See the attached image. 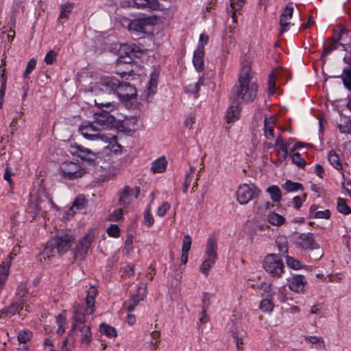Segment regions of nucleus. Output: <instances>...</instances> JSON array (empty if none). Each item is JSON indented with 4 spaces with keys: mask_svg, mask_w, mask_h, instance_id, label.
Returning a JSON list of instances; mask_svg holds the SVG:
<instances>
[{
    "mask_svg": "<svg viewBox=\"0 0 351 351\" xmlns=\"http://www.w3.org/2000/svg\"><path fill=\"white\" fill-rule=\"evenodd\" d=\"M250 71L249 66H243L238 78V82L232 87L231 90V97L241 102H252L257 95L258 86L256 82H252Z\"/></svg>",
    "mask_w": 351,
    "mask_h": 351,
    "instance_id": "obj_1",
    "label": "nucleus"
},
{
    "mask_svg": "<svg viewBox=\"0 0 351 351\" xmlns=\"http://www.w3.org/2000/svg\"><path fill=\"white\" fill-rule=\"evenodd\" d=\"M75 239V235L70 230L58 232L47 243L43 252V256L47 258L56 255L61 256L71 249Z\"/></svg>",
    "mask_w": 351,
    "mask_h": 351,
    "instance_id": "obj_2",
    "label": "nucleus"
},
{
    "mask_svg": "<svg viewBox=\"0 0 351 351\" xmlns=\"http://www.w3.org/2000/svg\"><path fill=\"white\" fill-rule=\"evenodd\" d=\"M69 152L71 155L80 158L87 162L88 165L95 167L96 169L98 167L102 168V165H99V163L103 161V159L99 153H95L90 149L77 143L71 144L69 146Z\"/></svg>",
    "mask_w": 351,
    "mask_h": 351,
    "instance_id": "obj_3",
    "label": "nucleus"
},
{
    "mask_svg": "<svg viewBox=\"0 0 351 351\" xmlns=\"http://www.w3.org/2000/svg\"><path fill=\"white\" fill-rule=\"evenodd\" d=\"M156 17L141 14L132 20H130L128 24V29L132 34H148L149 28L155 25Z\"/></svg>",
    "mask_w": 351,
    "mask_h": 351,
    "instance_id": "obj_4",
    "label": "nucleus"
},
{
    "mask_svg": "<svg viewBox=\"0 0 351 351\" xmlns=\"http://www.w3.org/2000/svg\"><path fill=\"white\" fill-rule=\"evenodd\" d=\"M263 267L266 272L274 278H280L284 273L283 261L276 254H267L264 258Z\"/></svg>",
    "mask_w": 351,
    "mask_h": 351,
    "instance_id": "obj_5",
    "label": "nucleus"
},
{
    "mask_svg": "<svg viewBox=\"0 0 351 351\" xmlns=\"http://www.w3.org/2000/svg\"><path fill=\"white\" fill-rule=\"evenodd\" d=\"M60 176L64 179L73 180L82 178L86 170L78 163L72 161H65L60 165Z\"/></svg>",
    "mask_w": 351,
    "mask_h": 351,
    "instance_id": "obj_6",
    "label": "nucleus"
},
{
    "mask_svg": "<svg viewBox=\"0 0 351 351\" xmlns=\"http://www.w3.org/2000/svg\"><path fill=\"white\" fill-rule=\"evenodd\" d=\"M261 191L254 184H242L237 191V200L241 204H245L257 197Z\"/></svg>",
    "mask_w": 351,
    "mask_h": 351,
    "instance_id": "obj_7",
    "label": "nucleus"
},
{
    "mask_svg": "<svg viewBox=\"0 0 351 351\" xmlns=\"http://www.w3.org/2000/svg\"><path fill=\"white\" fill-rule=\"evenodd\" d=\"M82 135L88 140L95 141L101 139L103 141H108V135L101 132V129L93 123H88L82 125L79 128Z\"/></svg>",
    "mask_w": 351,
    "mask_h": 351,
    "instance_id": "obj_8",
    "label": "nucleus"
},
{
    "mask_svg": "<svg viewBox=\"0 0 351 351\" xmlns=\"http://www.w3.org/2000/svg\"><path fill=\"white\" fill-rule=\"evenodd\" d=\"M94 123L101 130L104 129H112L117 125L115 117L109 111L101 110L93 114Z\"/></svg>",
    "mask_w": 351,
    "mask_h": 351,
    "instance_id": "obj_9",
    "label": "nucleus"
},
{
    "mask_svg": "<svg viewBox=\"0 0 351 351\" xmlns=\"http://www.w3.org/2000/svg\"><path fill=\"white\" fill-rule=\"evenodd\" d=\"M94 239L95 236L93 233L90 232L79 241L78 243L73 249V256L75 259H84Z\"/></svg>",
    "mask_w": 351,
    "mask_h": 351,
    "instance_id": "obj_10",
    "label": "nucleus"
},
{
    "mask_svg": "<svg viewBox=\"0 0 351 351\" xmlns=\"http://www.w3.org/2000/svg\"><path fill=\"white\" fill-rule=\"evenodd\" d=\"M120 80L114 77H106L102 78L98 83V89L96 92L106 93L109 96L118 95V88L120 84Z\"/></svg>",
    "mask_w": 351,
    "mask_h": 351,
    "instance_id": "obj_11",
    "label": "nucleus"
},
{
    "mask_svg": "<svg viewBox=\"0 0 351 351\" xmlns=\"http://www.w3.org/2000/svg\"><path fill=\"white\" fill-rule=\"evenodd\" d=\"M296 245L303 250H313L319 248V244L315 241L312 233H302L298 237Z\"/></svg>",
    "mask_w": 351,
    "mask_h": 351,
    "instance_id": "obj_12",
    "label": "nucleus"
},
{
    "mask_svg": "<svg viewBox=\"0 0 351 351\" xmlns=\"http://www.w3.org/2000/svg\"><path fill=\"white\" fill-rule=\"evenodd\" d=\"M146 294L147 285L143 283L139 284L137 287V293L135 295H133L130 300L124 302V307L129 312L134 311L140 301L143 300Z\"/></svg>",
    "mask_w": 351,
    "mask_h": 351,
    "instance_id": "obj_13",
    "label": "nucleus"
},
{
    "mask_svg": "<svg viewBox=\"0 0 351 351\" xmlns=\"http://www.w3.org/2000/svg\"><path fill=\"white\" fill-rule=\"evenodd\" d=\"M119 88L117 96L121 101H129L137 96L136 88L128 82H120Z\"/></svg>",
    "mask_w": 351,
    "mask_h": 351,
    "instance_id": "obj_14",
    "label": "nucleus"
},
{
    "mask_svg": "<svg viewBox=\"0 0 351 351\" xmlns=\"http://www.w3.org/2000/svg\"><path fill=\"white\" fill-rule=\"evenodd\" d=\"M230 105L227 110L226 115V121L228 123H234L239 119L241 112L240 104L241 103L231 96L230 97Z\"/></svg>",
    "mask_w": 351,
    "mask_h": 351,
    "instance_id": "obj_15",
    "label": "nucleus"
},
{
    "mask_svg": "<svg viewBox=\"0 0 351 351\" xmlns=\"http://www.w3.org/2000/svg\"><path fill=\"white\" fill-rule=\"evenodd\" d=\"M16 295L17 296L16 300H21V299H23V303L25 304V310L27 311H29L31 310L30 304H32L34 302V296H29L28 295V289L26 283L21 282L18 286L16 291Z\"/></svg>",
    "mask_w": 351,
    "mask_h": 351,
    "instance_id": "obj_16",
    "label": "nucleus"
},
{
    "mask_svg": "<svg viewBox=\"0 0 351 351\" xmlns=\"http://www.w3.org/2000/svg\"><path fill=\"white\" fill-rule=\"evenodd\" d=\"M293 12V3L290 2L285 6L280 16V31L282 34L288 30L289 26L291 25V23L288 22V21L291 19Z\"/></svg>",
    "mask_w": 351,
    "mask_h": 351,
    "instance_id": "obj_17",
    "label": "nucleus"
},
{
    "mask_svg": "<svg viewBox=\"0 0 351 351\" xmlns=\"http://www.w3.org/2000/svg\"><path fill=\"white\" fill-rule=\"evenodd\" d=\"M86 307L85 308L83 304L75 305L72 313V325L77 326L78 324L86 323Z\"/></svg>",
    "mask_w": 351,
    "mask_h": 351,
    "instance_id": "obj_18",
    "label": "nucleus"
},
{
    "mask_svg": "<svg viewBox=\"0 0 351 351\" xmlns=\"http://www.w3.org/2000/svg\"><path fill=\"white\" fill-rule=\"evenodd\" d=\"M289 281V289L296 293H303L304 287L306 284L305 278L302 275H294L291 277Z\"/></svg>",
    "mask_w": 351,
    "mask_h": 351,
    "instance_id": "obj_19",
    "label": "nucleus"
},
{
    "mask_svg": "<svg viewBox=\"0 0 351 351\" xmlns=\"http://www.w3.org/2000/svg\"><path fill=\"white\" fill-rule=\"evenodd\" d=\"M276 147H279L280 150L282 151V154H280V153L278 152H277L278 156V162L281 163L284 160H285L289 155V142H286L285 139L282 138L281 134H279L276 139Z\"/></svg>",
    "mask_w": 351,
    "mask_h": 351,
    "instance_id": "obj_20",
    "label": "nucleus"
},
{
    "mask_svg": "<svg viewBox=\"0 0 351 351\" xmlns=\"http://www.w3.org/2000/svg\"><path fill=\"white\" fill-rule=\"evenodd\" d=\"M23 299L21 300H15L11 303L8 307L1 310V313L5 315L8 317H12L16 313H19L20 311L25 306L23 304Z\"/></svg>",
    "mask_w": 351,
    "mask_h": 351,
    "instance_id": "obj_21",
    "label": "nucleus"
},
{
    "mask_svg": "<svg viewBox=\"0 0 351 351\" xmlns=\"http://www.w3.org/2000/svg\"><path fill=\"white\" fill-rule=\"evenodd\" d=\"M133 195V189L128 185H125L122 190L119 191V204L124 208H126L131 202L130 197Z\"/></svg>",
    "mask_w": 351,
    "mask_h": 351,
    "instance_id": "obj_22",
    "label": "nucleus"
},
{
    "mask_svg": "<svg viewBox=\"0 0 351 351\" xmlns=\"http://www.w3.org/2000/svg\"><path fill=\"white\" fill-rule=\"evenodd\" d=\"M97 294V290L94 287H90L86 292V307L87 313L88 314L91 315L94 313L95 297Z\"/></svg>",
    "mask_w": 351,
    "mask_h": 351,
    "instance_id": "obj_23",
    "label": "nucleus"
},
{
    "mask_svg": "<svg viewBox=\"0 0 351 351\" xmlns=\"http://www.w3.org/2000/svg\"><path fill=\"white\" fill-rule=\"evenodd\" d=\"M276 119L274 117H266L264 121V134L267 139H273Z\"/></svg>",
    "mask_w": 351,
    "mask_h": 351,
    "instance_id": "obj_24",
    "label": "nucleus"
},
{
    "mask_svg": "<svg viewBox=\"0 0 351 351\" xmlns=\"http://www.w3.org/2000/svg\"><path fill=\"white\" fill-rule=\"evenodd\" d=\"M158 73L156 71L152 72L149 82L147 93H146V101H149V99L156 93L158 85Z\"/></svg>",
    "mask_w": 351,
    "mask_h": 351,
    "instance_id": "obj_25",
    "label": "nucleus"
},
{
    "mask_svg": "<svg viewBox=\"0 0 351 351\" xmlns=\"http://www.w3.org/2000/svg\"><path fill=\"white\" fill-rule=\"evenodd\" d=\"M217 241L214 237H209L206 243L204 257L217 258Z\"/></svg>",
    "mask_w": 351,
    "mask_h": 351,
    "instance_id": "obj_26",
    "label": "nucleus"
},
{
    "mask_svg": "<svg viewBox=\"0 0 351 351\" xmlns=\"http://www.w3.org/2000/svg\"><path fill=\"white\" fill-rule=\"evenodd\" d=\"M87 204V199L85 198V196L83 195H78L73 202L72 207L70 208L69 210H67L66 215H70L71 217H73L74 214L75 213V211L73 210L75 208V210H82Z\"/></svg>",
    "mask_w": 351,
    "mask_h": 351,
    "instance_id": "obj_27",
    "label": "nucleus"
},
{
    "mask_svg": "<svg viewBox=\"0 0 351 351\" xmlns=\"http://www.w3.org/2000/svg\"><path fill=\"white\" fill-rule=\"evenodd\" d=\"M204 51L200 49H196L194 51L193 62L195 68L197 71H202L204 69Z\"/></svg>",
    "mask_w": 351,
    "mask_h": 351,
    "instance_id": "obj_28",
    "label": "nucleus"
},
{
    "mask_svg": "<svg viewBox=\"0 0 351 351\" xmlns=\"http://www.w3.org/2000/svg\"><path fill=\"white\" fill-rule=\"evenodd\" d=\"M41 203L42 201L38 196L32 197L29 202H28L27 211L29 213H31L33 217H36L38 212L42 209Z\"/></svg>",
    "mask_w": 351,
    "mask_h": 351,
    "instance_id": "obj_29",
    "label": "nucleus"
},
{
    "mask_svg": "<svg viewBox=\"0 0 351 351\" xmlns=\"http://www.w3.org/2000/svg\"><path fill=\"white\" fill-rule=\"evenodd\" d=\"M339 46H343V45L339 42L332 41L330 38L326 39L324 43L322 58L327 56L332 51L337 49Z\"/></svg>",
    "mask_w": 351,
    "mask_h": 351,
    "instance_id": "obj_30",
    "label": "nucleus"
},
{
    "mask_svg": "<svg viewBox=\"0 0 351 351\" xmlns=\"http://www.w3.org/2000/svg\"><path fill=\"white\" fill-rule=\"evenodd\" d=\"M267 221L268 223L274 226H281L285 223L286 219L278 213L272 211L267 215Z\"/></svg>",
    "mask_w": 351,
    "mask_h": 351,
    "instance_id": "obj_31",
    "label": "nucleus"
},
{
    "mask_svg": "<svg viewBox=\"0 0 351 351\" xmlns=\"http://www.w3.org/2000/svg\"><path fill=\"white\" fill-rule=\"evenodd\" d=\"M137 8H149L152 10H157L159 8L158 0H132Z\"/></svg>",
    "mask_w": 351,
    "mask_h": 351,
    "instance_id": "obj_32",
    "label": "nucleus"
},
{
    "mask_svg": "<svg viewBox=\"0 0 351 351\" xmlns=\"http://www.w3.org/2000/svg\"><path fill=\"white\" fill-rule=\"evenodd\" d=\"M128 58L129 59L128 61L124 60L125 58H119L117 60L116 73L119 75L122 78L125 77L126 75L131 76L132 75V69H127L126 70H122L121 69V66L123 64L125 63H129L132 60L130 57H128Z\"/></svg>",
    "mask_w": 351,
    "mask_h": 351,
    "instance_id": "obj_33",
    "label": "nucleus"
},
{
    "mask_svg": "<svg viewBox=\"0 0 351 351\" xmlns=\"http://www.w3.org/2000/svg\"><path fill=\"white\" fill-rule=\"evenodd\" d=\"M167 165V161L166 158L164 156H162L158 158L157 160H155L152 163L151 169L155 173H162L166 170Z\"/></svg>",
    "mask_w": 351,
    "mask_h": 351,
    "instance_id": "obj_34",
    "label": "nucleus"
},
{
    "mask_svg": "<svg viewBox=\"0 0 351 351\" xmlns=\"http://www.w3.org/2000/svg\"><path fill=\"white\" fill-rule=\"evenodd\" d=\"M109 142V145L108 147L110 150L115 154H118L121 153L122 152V146L118 143L117 136L114 134L108 136V141Z\"/></svg>",
    "mask_w": 351,
    "mask_h": 351,
    "instance_id": "obj_35",
    "label": "nucleus"
},
{
    "mask_svg": "<svg viewBox=\"0 0 351 351\" xmlns=\"http://www.w3.org/2000/svg\"><path fill=\"white\" fill-rule=\"evenodd\" d=\"M328 159L330 165L335 167L336 169L339 171L343 170V167L341 165V162H340L339 156L337 154V153L331 150L328 153Z\"/></svg>",
    "mask_w": 351,
    "mask_h": 351,
    "instance_id": "obj_36",
    "label": "nucleus"
},
{
    "mask_svg": "<svg viewBox=\"0 0 351 351\" xmlns=\"http://www.w3.org/2000/svg\"><path fill=\"white\" fill-rule=\"evenodd\" d=\"M99 331L102 335H106L108 338H114L117 335L116 329L105 323L99 325Z\"/></svg>",
    "mask_w": 351,
    "mask_h": 351,
    "instance_id": "obj_37",
    "label": "nucleus"
},
{
    "mask_svg": "<svg viewBox=\"0 0 351 351\" xmlns=\"http://www.w3.org/2000/svg\"><path fill=\"white\" fill-rule=\"evenodd\" d=\"M267 192L269 193L271 200L274 202H279L281 200L282 193L278 186L272 185L267 189Z\"/></svg>",
    "mask_w": 351,
    "mask_h": 351,
    "instance_id": "obj_38",
    "label": "nucleus"
},
{
    "mask_svg": "<svg viewBox=\"0 0 351 351\" xmlns=\"http://www.w3.org/2000/svg\"><path fill=\"white\" fill-rule=\"evenodd\" d=\"M304 340L310 343L316 344L317 349L325 350V342L321 337L317 336H305Z\"/></svg>",
    "mask_w": 351,
    "mask_h": 351,
    "instance_id": "obj_39",
    "label": "nucleus"
},
{
    "mask_svg": "<svg viewBox=\"0 0 351 351\" xmlns=\"http://www.w3.org/2000/svg\"><path fill=\"white\" fill-rule=\"evenodd\" d=\"M217 258H209L205 257L204 261L201 264L200 270L204 275L207 276L208 274L209 270L213 265H214Z\"/></svg>",
    "mask_w": 351,
    "mask_h": 351,
    "instance_id": "obj_40",
    "label": "nucleus"
},
{
    "mask_svg": "<svg viewBox=\"0 0 351 351\" xmlns=\"http://www.w3.org/2000/svg\"><path fill=\"white\" fill-rule=\"evenodd\" d=\"M114 128H117L119 131L122 132L127 135H132L136 130L135 127L130 128L129 124L125 121L118 122L117 121V125L114 127Z\"/></svg>",
    "mask_w": 351,
    "mask_h": 351,
    "instance_id": "obj_41",
    "label": "nucleus"
},
{
    "mask_svg": "<svg viewBox=\"0 0 351 351\" xmlns=\"http://www.w3.org/2000/svg\"><path fill=\"white\" fill-rule=\"evenodd\" d=\"M74 5L73 3H66L64 4H62L60 7V13L59 15V19H68L69 14L71 12L72 8Z\"/></svg>",
    "mask_w": 351,
    "mask_h": 351,
    "instance_id": "obj_42",
    "label": "nucleus"
},
{
    "mask_svg": "<svg viewBox=\"0 0 351 351\" xmlns=\"http://www.w3.org/2000/svg\"><path fill=\"white\" fill-rule=\"evenodd\" d=\"M282 186L287 192H293L304 189L302 184L299 182H294L291 180H287Z\"/></svg>",
    "mask_w": 351,
    "mask_h": 351,
    "instance_id": "obj_43",
    "label": "nucleus"
},
{
    "mask_svg": "<svg viewBox=\"0 0 351 351\" xmlns=\"http://www.w3.org/2000/svg\"><path fill=\"white\" fill-rule=\"evenodd\" d=\"M81 343L86 345H89L93 340L92 332L90 328H84V330L80 332Z\"/></svg>",
    "mask_w": 351,
    "mask_h": 351,
    "instance_id": "obj_44",
    "label": "nucleus"
},
{
    "mask_svg": "<svg viewBox=\"0 0 351 351\" xmlns=\"http://www.w3.org/2000/svg\"><path fill=\"white\" fill-rule=\"evenodd\" d=\"M286 263L288 267L293 269H300L303 268V265L301 261L288 255H286Z\"/></svg>",
    "mask_w": 351,
    "mask_h": 351,
    "instance_id": "obj_45",
    "label": "nucleus"
},
{
    "mask_svg": "<svg viewBox=\"0 0 351 351\" xmlns=\"http://www.w3.org/2000/svg\"><path fill=\"white\" fill-rule=\"evenodd\" d=\"M337 210L339 213L344 215L351 213V208L348 206L346 199L343 198L338 199Z\"/></svg>",
    "mask_w": 351,
    "mask_h": 351,
    "instance_id": "obj_46",
    "label": "nucleus"
},
{
    "mask_svg": "<svg viewBox=\"0 0 351 351\" xmlns=\"http://www.w3.org/2000/svg\"><path fill=\"white\" fill-rule=\"evenodd\" d=\"M195 167H191L189 173H186L184 179V182L183 183V192L186 193L188 191V189L193 180V175L195 173Z\"/></svg>",
    "mask_w": 351,
    "mask_h": 351,
    "instance_id": "obj_47",
    "label": "nucleus"
},
{
    "mask_svg": "<svg viewBox=\"0 0 351 351\" xmlns=\"http://www.w3.org/2000/svg\"><path fill=\"white\" fill-rule=\"evenodd\" d=\"M276 244L278 245V251L282 256L287 255L288 254V246L287 242L285 239L280 238L276 240Z\"/></svg>",
    "mask_w": 351,
    "mask_h": 351,
    "instance_id": "obj_48",
    "label": "nucleus"
},
{
    "mask_svg": "<svg viewBox=\"0 0 351 351\" xmlns=\"http://www.w3.org/2000/svg\"><path fill=\"white\" fill-rule=\"evenodd\" d=\"M274 308V304L270 299H263L260 304V308L265 312H271Z\"/></svg>",
    "mask_w": 351,
    "mask_h": 351,
    "instance_id": "obj_49",
    "label": "nucleus"
},
{
    "mask_svg": "<svg viewBox=\"0 0 351 351\" xmlns=\"http://www.w3.org/2000/svg\"><path fill=\"white\" fill-rule=\"evenodd\" d=\"M204 80L199 79V81L195 84H189L186 87V91L189 94L197 95L199 90V86L202 85Z\"/></svg>",
    "mask_w": 351,
    "mask_h": 351,
    "instance_id": "obj_50",
    "label": "nucleus"
},
{
    "mask_svg": "<svg viewBox=\"0 0 351 351\" xmlns=\"http://www.w3.org/2000/svg\"><path fill=\"white\" fill-rule=\"evenodd\" d=\"M99 93H97V97L95 99V104L98 107H106L107 108L112 106V101H110V99H103L99 95Z\"/></svg>",
    "mask_w": 351,
    "mask_h": 351,
    "instance_id": "obj_51",
    "label": "nucleus"
},
{
    "mask_svg": "<svg viewBox=\"0 0 351 351\" xmlns=\"http://www.w3.org/2000/svg\"><path fill=\"white\" fill-rule=\"evenodd\" d=\"M32 337V334L29 330L21 331L17 337L18 341L21 343H26L27 341H29Z\"/></svg>",
    "mask_w": 351,
    "mask_h": 351,
    "instance_id": "obj_52",
    "label": "nucleus"
},
{
    "mask_svg": "<svg viewBox=\"0 0 351 351\" xmlns=\"http://www.w3.org/2000/svg\"><path fill=\"white\" fill-rule=\"evenodd\" d=\"M343 73L345 75L343 77V83L345 87L351 91V69H343Z\"/></svg>",
    "mask_w": 351,
    "mask_h": 351,
    "instance_id": "obj_53",
    "label": "nucleus"
},
{
    "mask_svg": "<svg viewBox=\"0 0 351 351\" xmlns=\"http://www.w3.org/2000/svg\"><path fill=\"white\" fill-rule=\"evenodd\" d=\"M244 1L245 0H231L230 5L234 10L232 15L234 21L236 20V12L240 10L244 3Z\"/></svg>",
    "mask_w": 351,
    "mask_h": 351,
    "instance_id": "obj_54",
    "label": "nucleus"
},
{
    "mask_svg": "<svg viewBox=\"0 0 351 351\" xmlns=\"http://www.w3.org/2000/svg\"><path fill=\"white\" fill-rule=\"evenodd\" d=\"M36 66V60L34 58H31L28 62L25 71L23 75L24 78H27L29 74L32 72V71L35 69Z\"/></svg>",
    "mask_w": 351,
    "mask_h": 351,
    "instance_id": "obj_55",
    "label": "nucleus"
},
{
    "mask_svg": "<svg viewBox=\"0 0 351 351\" xmlns=\"http://www.w3.org/2000/svg\"><path fill=\"white\" fill-rule=\"evenodd\" d=\"M292 162L299 167H304L306 164V161L302 158L301 154L298 152L293 154Z\"/></svg>",
    "mask_w": 351,
    "mask_h": 351,
    "instance_id": "obj_56",
    "label": "nucleus"
},
{
    "mask_svg": "<svg viewBox=\"0 0 351 351\" xmlns=\"http://www.w3.org/2000/svg\"><path fill=\"white\" fill-rule=\"evenodd\" d=\"M276 75L275 71H274L269 75V80L267 82L268 84V90L271 93H274L276 89Z\"/></svg>",
    "mask_w": 351,
    "mask_h": 351,
    "instance_id": "obj_57",
    "label": "nucleus"
},
{
    "mask_svg": "<svg viewBox=\"0 0 351 351\" xmlns=\"http://www.w3.org/2000/svg\"><path fill=\"white\" fill-rule=\"evenodd\" d=\"M123 213L122 208L114 210L113 213L109 215V221H119L123 218Z\"/></svg>",
    "mask_w": 351,
    "mask_h": 351,
    "instance_id": "obj_58",
    "label": "nucleus"
},
{
    "mask_svg": "<svg viewBox=\"0 0 351 351\" xmlns=\"http://www.w3.org/2000/svg\"><path fill=\"white\" fill-rule=\"evenodd\" d=\"M107 233L110 237L117 238L120 236V228L116 224H111L107 229Z\"/></svg>",
    "mask_w": 351,
    "mask_h": 351,
    "instance_id": "obj_59",
    "label": "nucleus"
},
{
    "mask_svg": "<svg viewBox=\"0 0 351 351\" xmlns=\"http://www.w3.org/2000/svg\"><path fill=\"white\" fill-rule=\"evenodd\" d=\"M192 244V239L189 235H185L183 237L182 252H189Z\"/></svg>",
    "mask_w": 351,
    "mask_h": 351,
    "instance_id": "obj_60",
    "label": "nucleus"
},
{
    "mask_svg": "<svg viewBox=\"0 0 351 351\" xmlns=\"http://www.w3.org/2000/svg\"><path fill=\"white\" fill-rule=\"evenodd\" d=\"M144 221L145 223L148 226H152L154 223V217L151 213V210L148 208L144 214Z\"/></svg>",
    "mask_w": 351,
    "mask_h": 351,
    "instance_id": "obj_61",
    "label": "nucleus"
},
{
    "mask_svg": "<svg viewBox=\"0 0 351 351\" xmlns=\"http://www.w3.org/2000/svg\"><path fill=\"white\" fill-rule=\"evenodd\" d=\"M57 53L53 51L50 50L45 57V62L47 64H52L56 60Z\"/></svg>",
    "mask_w": 351,
    "mask_h": 351,
    "instance_id": "obj_62",
    "label": "nucleus"
},
{
    "mask_svg": "<svg viewBox=\"0 0 351 351\" xmlns=\"http://www.w3.org/2000/svg\"><path fill=\"white\" fill-rule=\"evenodd\" d=\"M277 298L278 300L283 303L287 301V291L285 287H280L277 293Z\"/></svg>",
    "mask_w": 351,
    "mask_h": 351,
    "instance_id": "obj_63",
    "label": "nucleus"
},
{
    "mask_svg": "<svg viewBox=\"0 0 351 351\" xmlns=\"http://www.w3.org/2000/svg\"><path fill=\"white\" fill-rule=\"evenodd\" d=\"M348 30L345 27H341L340 29H335V35L330 38V39L332 40V41H337L339 42V40L341 39L342 36L343 34L346 33Z\"/></svg>",
    "mask_w": 351,
    "mask_h": 351,
    "instance_id": "obj_64",
    "label": "nucleus"
}]
</instances>
